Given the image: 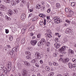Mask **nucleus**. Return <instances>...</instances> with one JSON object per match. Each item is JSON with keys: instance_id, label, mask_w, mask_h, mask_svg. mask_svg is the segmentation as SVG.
<instances>
[{"instance_id": "obj_1", "label": "nucleus", "mask_w": 76, "mask_h": 76, "mask_svg": "<svg viewBox=\"0 0 76 76\" xmlns=\"http://www.w3.org/2000/svg\"><path fill=\"white\" fill-rule=\"evenodd\" d=\"M19 49V45H18L15 48H14L10 52V54L11 55L12 57H14L15 56V51L17 52V50Z\"/></svg>"}, {"instance_id": "obj_2", "label": "nucleus", "mask_w": 76, "mask_h": 76, "mask_svg": "<svg viewBox=\"0 0 76 76\" xmlns=\"http://www.w3.org/2000/svg\"><path fill=\"white\" fill-rule=\"evenodd\" d=\"M53 20L54 21L55 23H60L61 22L60 19L57 18L56 17L54 18Z\"/></svg>"}, {"instance_id": "obj_3", "label": "nucleus", "mask_w": 76, "mask_h": 76, "mask_svg": "<svg viewBox=\"0 0 76 76\" xmlns=\"http://www.w3.org/2000/svg\"><path fill=\"white\" fill-rule=\"evenodd\" d=\"M35 55H36L37 56V58L38 59H41V58L42 57V54L41 53H39L38 52H36Z\"/></svg>"}, {"instance_id": "obj_4", "label": "nucleus", "mask_w": 76, "mask_h": 76, "mask_svg": "<svg viewBox=\"0 0 76 76\" xmlns=\"http://www.w3.org/2000/svg\"><path fill=\"white\" fill-rule=\"evenodd\" d=\"M12 63H11L10 62H8V66L7 67L8 68V72L9 71H10L11 70V69H12Z\"/></svg>"}, {"instance_id": "obj_5", "label": "nucleus", "mask_w": 76, "mask_h": 76, "mask_svg": "<svg viewBox=\"0 0 76 76\" xmlns=\"http://www.w3.org/2000/svg\"><path fill=\"white\" fill-rule=\"evenodd\" d=\"M65 47L64 46H63L61 48H60V50L61 51V54H65L66 52H65Z\"/></svg>"}, {"instance_id": "obj_6", "label": "nucleus", "mask_w": 76, "mask_h": 76, "mask_svg": "<svg viewBox=\"0 0 76 76\" xmlns=\"http://www.w3.org/2000/svg\"><path fill=\"white\" fill-rule=\"evenodd\" d=\"M27 73H28V72H27V71L26 70L23 69L22 70V76H26Z\"/></svg>"}, {"instance_id": "obj_7", "label": "nucleus", "mask_w": 76, "mask_h": 76, "mask_svg": "<svg viewBox=\"0 0 76 76\" xmlns=\"http://www.w3.org/2000/svg\"><path fill=\"white\" fill-rule=\"evenodd\" d=\"M69 15L68 16V17L70 18L71 17L72 15H73V11L72 10H71L70 9L69 10Z\"/></svg>"}, {"instance_id": "obj_8", "label": "nucleus", "mask_w": 76, "mask_h": 76, "mask_svg": "<svg viewBox=\"0 0 76 76\" xmlns=\"http://www.w3.org/2000/svg\"><path fill=\"white\" fill-rule=\"evenodd\" d=\"M54 46L56 48H58L60 47V44L59 43L56 42L54 43Z\"/></svg>"}, {"instance_id": "obj_9", "label": "nucleus", "mask_w": 76, "mask_h": 76, "mask_svg": "<svg viewBox=\"0 0 76 76\" xmlns=\"http://www.w3.org/2000/svg\"><path fill=\"white\" fill-rule=\"evenodd\" d=\"M37 42V40H32L31 42V44L32 45H35Z\"/></svg>"}, {"instance_id": "obj_10", "label": "nucleus", "mask_w": 76, "mask_h": 76, "mask_svg": "<svg viewBox=\"0 0 76 76\" xmlns=\"http://www.w3.org/2000/svg\"><path fill=\"white\" fill-rule=\"evenodd\" d=\"M25 18H26V16L25 15V14L24 13H23L22 14L21 16V19L22 20H24L25 19Z\"/></svg>"}, {"instance_id": "obj_11", "label": "nucleus", "mask_w": 76, "mask_h": 76, "mask_svg": "<svg viewBox=\"0 0 76 76\" xmlns=\"http://www.w3.org/2000/svg\"><path fill=\"white\" fill-rule=\"evenodd\" d=\"M43 24H44V25H45L46 24V19H44V22H43L42 21H40V25H42Z\"/></svg>"}, {"instance_id": "obj_12", "label": "nucleus", "mask_w": 76, "mask_h": 76, "mask_svg": "<svg viewBox=\"0 0 76 76\" xmlns=\"http://www.w3.org/2000/svg\"><path fill=\"white\" fill-rule=\"evenodd\" d=\"M48 34H47L46 35V37L47 38H51V37H52V36L50 34V32L49 31H48Z\"/></svg>"}, {"instance_id": "obj_13", "label": "nucleus", "mask_w": 76, "mask_h": 76, "mask_svg": "<svg viewBox=\"0 0 76 76\" xmlns=\"http://www.w3.org/2000/svg\"><path fill=\"white\" fill-rule=\"evenodd\" d=\"M24 64L26 66H30V63L29 62H27V61H24Z\"/></svg>"}, {"instance_id": "obj_14", "label": "nucleus", "mask_w": 76, "mask_h": 76, "mask_svg": "<svg viewBox=\"0 0 76 76\" xmlns=\"http://www.w3.org/2000/svg\"><path fill=\"white\" fill-rule=\"evenodd\" d=\"M71 32V30L68 28L66 29L65 32L66 34H70Z\"/></svg>"}, {"instance_id": "obj_15", "label": "nucleus", "mask_w": 76, "mask_h": 76, "mask_svg": "<svg viewBox=\"0 0 76 76\" xmlns=\"http://www.w3.org/2000/svg\"><path fill=\"white\" fill-rule=\"evenodd\" d=\"M68 66L69 67V68L72 69V68H73V65H72V64L71 63H69L68 64Z\"/></svg>"}, {"instance_id": "obj_16", "label": "nucleus", "mask_w": 76, "mask_h": 76, "mask_svg": "<svg viewBox=\"0 0 76 76\" xmlns=\"http://www.w3.org/2000/svg\"><path fill=\"white\" fill-rule=\"evenodd\" d=\"M40 41L43 44H45V43L46 42V41L44 38H42L41 40H40Z\"/></svg>"}, {"instance_id": "obj_17", "label": "nucleus", "mask_w": 76, "mask_h": 76, "mask_svg": "<svg viewBox=\"0 0 76 76\" xmlns=\"http://www.w3.org/2000/svg\"><path fill=\"white\" fill-rule=\"evenodd\" d=\"M8 15H13V12L12 10H10L8 12Z\"/></svg>"}, {"instance_id": "obj_18", "label": "nucleus", "mask_w": 76, "mask_h": 76, "mask_svg": "<svg viewBox=\"0 0 76 76\" xmlns=\"http://www.w3.org/2000/svg\"><path fill=\"white\" fill-rule=\"evenodd\" d=\"M37 58H35L34 59H33L31 61V63H35L36 62H37Z\"/></svg>"}, {"instance_id": "obj_19", "label": "nucleus", "mask_w": 76, "mask_h": 76, "mask_svg": "<svg viewBox=\"0 0 76 76\" xmlns=\"http://www.w3.org/2000/svg\"><path fill=\"white\" fill-rule=\"evenodd\" d=\"M26 55H27V56H31V52H29L28 51H26L25 52Z\"/></svg>"}, {"instance_id": "obj_20", "label": "nucleus", "mask_w": 76, "mask_h": 76, "mask_svg": "<svg viewBox=\"0 0 76 76\" xmlns=\"http://www.w3.org/2000/svg\"><path fill=\"white\" fill-rule=\"evenodd\" d=\"M68 52H69V53H71L72 54H74V51L71 49H69L68 50Z\"/></svg>"}, {"instance_id": "obj_21", "label": "nucleus", "mask_w": 76, "mask_h": 76, "mask_svg": "<svg viewBox=\"0 0 76 76\" xmlns=\"http://www.w3.org/2000/svg\"><path fill=\"white\" fill-rule=\"evenodd\" d=\"M26 26L24 27L21 31L22 32L23 31L24 33L25 32V31H26Z\"/></svg>"}, {"instance_id": "obj_22", "label": "nucleus", "mask_w": 76, "mask_h": 76, "mask_svg": "<svg viewBox=\"0 0 76 76\" xmlns=\"http://www.w3.org/2000/svg\"><path fill=\"white\" fill-rule=\"evenodd\" d=\"M11 4L13 6H15L16 5V3H15V2L14 1H11Z\"/></svg>"}, {"instance_id": "obj_23", "label": "nucleus", "mask_w": 76, "mask_h": 76, "mask_svg": "<svg viewBox=\"0 0 76 76\" xmlns=\"http://www.w3.org/2000/svg\"><path fill=\"white\" fill-rule=\"evenodd\" d=\"M8 68H7H7H4V69H3V70L4 71V73H7V71H8Z\"/></svg>"}, {"instance_id": "obj_24", "label": "nucleus", "mask_w": 76, "mask_h": 76, "mask_svg": "<svg viewBox=\"0 0 76 76\" xmlns=\"http://www.w3.org/2000/svg\"><path fill=\"white\" fill-rule=\"evenodd\" d=\"M53 64L54 66H58V64L55 62H53Z\"/></svg>"}, {"instance_id": "obj_25", "label": "nucleus", "mask_w": 76, "mask_h": 76, "mask_svg": "<svg viewBox=\"0 0 76 76\" xmlns=\"http://www.w3.org/2000/svg\"><path fill=\"white\" fill-rule=\"evenodd\" d=\"M42 44V43L41 42V41L40 42H39L37 43V45L38 46H41V45Z\"/></svg>"}, {"instance_id": "obj_26", "label": "nucleus", "mask_w": 76, "mask_h": 76, "mask_svg": "<svg viewBox=\"0 0 76 76\" xmlns=\"http://www.w3.org/2000/svg\"><path fill=\"white\" fill-rule=\"evenodd\" d=\"M36 8L37 9H39L40 8H41V6L39 5H37L36 6Z\"/></svg>"}, {"instance_id": "obj_27", "label": "nucleus", "mask_w": 76, "mask_h": 76, "mask_svg": "<svg viewBox=\"0 0 76 76\" xmlns=\"http://www.w3.org/2000/svg\"><path fill=\"white\" fill-rule=\"evenodd\" d=\"M71 6H72V7H74V6H75V3L73 2H72L71 4Z\"/></svg>"}, {"instance_id": "obj_28", "label": "nucleus", "mask_w": 76, "mask_h": 76, "mask_svg": "<svg viewBox=\"0 0 76 76\" xmlns=\"http://www.w3.org/2000/svg\"><path fill=\"white\" fill-rule=\"evenodd\" d=\"M0 8H1V9L2 10H4V9H5V7H4L3 6V5H1Z\"/></svg>"}, {"instance_id": "obj_29", "label": "nucleus", "mask_w": 76, "mask_h": 76, "mask_svg": "<svg viewBox=\"0 0 76 76\" xmlns=\"http://www.w3.org/2000/svg\"><path fill=\"white\" fill-rule=\"evenodd\" d=\"M45 69L46 71H49L50 70V67L49 66H46Z\"/></svg>"}, {"instance_id": "obj_30", "label": "nucleus", "mask_w": 76, "mask_h": 76, "mask_svg": "<svg viewBox=\"0 0 76 76\" xmlns=\"http://www.w3.org/2000/svg\"><path fill=\"white\" fill-rule=\"evenodd\" d=\"M27 49L28 50H32V48L31 47H28L27 48Z\"/></svg>"}, {"instance_id": "obj_31", "label": "nucleus", "mask_w": 76, "mask_h": 76, "mask_svg": "<svg viewBox=\"0 0 76 76\" xmlns=\"http://www.w3.org/2000/svg\"><path fill=\"white\" fill-rule=\"evenodd\" d=\"M53 75H54V72H51L49 74V76H53Z\"/></svg>"}, {"instance_id": "obj_32", "label": "nucleus", "mask_w": 76, "mask_h": 76, "mask_svg": "<svg viewBox=\"0 0 76 76\" xmlns=\"http://www.w3.org/2000/svg\"><path fill=\"white\" fill-rule=\"evenodd\" d=\"M5 2L7 3H10V0H5Z\"/></svg>"}, {"instance_id": "obj_33", "label": "nucleus", "mask_w": 76, "mask_h": 76, "mask_svg": "<svg viewBox=\"0 0 76 76\" xmlns=\"http://www.w3.org/2000/svg\"><path fill=\"white\" fill-rule=\"evenodd\" d=\"M62 61L63 63H64V64H66V60L65 59H62Z\"/></svg>"}, {"instance_id": "obj_34", "label": "nucleus", "mask_w": 76, "mask_h": 76, "mask_svg": "<svg viewBox=\"0 0 76 76\" xmlns=\"http://www.w3.org/2000/svg\"><path fill=\"white\" fill-rule=\"evenodd\" d=\"M9 38L10 39V41H12V40H13V37H12V36H10L9 37Z\"/></svg>"}, {"instance_id": "obj_35", "label": "nucleus", "mask_w": 76, "mask_h": 76, "mask_svg": "<svg viewBox=\"0 0 76 76\" xmlns=\"http://www.w3.org/2000/svg\"><path fill=\"white\" fill-rule=\"evenodd\" d=\"M41 34H38L37 35V38H41Z\"/></svg>"}, {"instance_id": "obj_36", "label": "nucleus", "mask_w": 76, "mask_h": 76, "mask_svg": "<svg viewBox=\"0 0 76 76\" xmlns=\"http://www.w3.org/2000/svg\"><path fill=\"white\" fill-rule=\"evenodd\" d=\"M25 38L23 39L22 40H21V44H23V43L25 42Z\"/></svg>"}, {"instance_id": "obj_37", "label": "nucleus", "mask_w": 76, "mask_h": 76, "mask_svg": "<svg viewBox=\"0 0 76 76\" xmlns=\"http://www.w3.org/2000/svg\"><path fill=\"white\" fill-rule=\"evenodd\" d=\"M65 59V60L66 63H68V61H69V58H66Z\"/></svg>"}, {"instance_id": "obj_38", "label": "nucleus", "mask_w": 76, "mask_h": 76, "mask_svg": "<svg viewBox=\"0 0 76 76\" xmlns=\"http://www.w3.org/2000/svg\"><path fill=\"white\" fill-rule=\"evenodd\" d=\"M26 58H27V59H30L31 56H27Z\"/></svg>"}, {"instance_id": "obj_39", "label": "nucleus", "mask_w": 76, "mask_h": 76, "mask_svg": "<svg viewBox=\"0 0 76 76\" xmlns=\"http://www.w3.org/2000/svg\"><path fill=\"white\" fill-rule=\"evenodd\" d=\"M64 76H69V73H66L64 74Z\"/></svg>"}, {"instance_id": "obj_40", "label": "nucleus", "mask_w": 76, "mask_h": 76, "mask_svg": "<svg viewBox=\"0 0 76 76\" xmlns=\"http://www.w3.org/2000/svg\"><path fill=\"white\" fill-rule=\"evenodd\" d=\"M50 42H51V40H50V39H49L48 41V44L50 45Z\"/></svg>"}, {"instance_id": "obj_41", "label": "nucleus", "mask_w": 76, "mask_h": 76, "mask_svg": "<svg viewBox=\"0 0 76 76\" xmlns=\"http://www.w3.org/2000/svg\"><path fill=\"white\" fill-rule=\"evenodd\" d=\"M5 32L6 34H8L9 32V30L7 29H5Z\"/></svg>"}, {"instance_id": "obj_42", "label": "nucleus", "mask_w": 76, "mask_h": 76, "mask_svg": "<svg viewBox=\"0 0 76 76\" xmlns=\"http://www.w3.org/2000/svg\"><path fill=\"white\" fill-rule=\"evenodd\" d=\"M72 60L73 62H74V63H76V59L75 58H73L72 59Z\"/></svg>"}, {"instance_id": "obj_43", "label": "nucleus", "mask_w": 76, "mask_h": 76, "mask_svg": "<svg viewBox=\"0 0 76 76\" xmlns=\"http://www.w3.org/2000/svg\"><path fill=\"white\" fill-rule=\"evenodd\" d=\"M56 7H60V4L58 3H57Z\"/></svg>"}, {"instance_id": "obj_44", "label": "nucleus", "mask_w": 76, "mask_h": 76, "mask_svg": "<svg viewBox=\"0 0 76 76\" xmlns=\"http://www.w3.org/2000/svg\"><path fill=\"white\" fill-rule=\"evenodd\" d=\"M13 12L15 14H17V11H16L15 10H13Z\"/></svg>"}, {"instance_id": "obj_45", "label": "nucleus", "mask_w": 76, "mask_h": 76, "mask_svg": "<svg viewBox=\"0 0 76 76\" xmlns=\"http://www.w3.org/2000/svg\"><path fill=\"white\" fill-rule=\"evenodd\" d=\"M76 67V64H73L72 65V68H75Z\"/></svg>"}, {"instance_id": "obj_46", "label": "nucleus", "mask_w": 76, "mask_h": 76, "mask_svg": "<svg viewBox=\"0 0 76 76\" xmlns=\"http://www.w3.org/2000/svg\"><path fill=\"white\" fill-rule=\"evenodd\" d=\"M47 21L48 22H51V19H49L47 20Z\"/></svg>"}, {"instance_id": "obj_47", "label": "nucleus", "mask_w": 76, "mask_h": 76, "mask_svg": "<svg viewBox=\"0 0 76 76\" xmlns=\"http://www.w3.org/2000/svg\"><path fill=\"white\" fill-rule=\"evenodd\" d=\"M39 16L40 17H41L42 18H44V16H42V14H40V15H39Z\"/></svg>"}, {"instance_id": "obj_48", "label": "nucleus", "mask_w": 76, "mask_h": 76, "mask_svg": "<svg viewBox=\"0 0 76 76\" xmlns=\"http://www.w3.org/2000/svg\"><path fill=\"white\" fill-rule=\"evenodd\" d=\"M65 22H67L68 23H70V21L68 20H66Z\"/></svg>"}, {"instance_id": "obj_49", "label": "nucleus", "mask_w": 76, "mask_h": 76, "mask_svg": "<svg viewBox=\"0 0 76 76\" xmlns=\"http://www.w3.org/2000/svg\"><path fill=\"white\" fill-rule=\"evenodd\" d=\"M55 41L56 42H58V39L57 38H56L55 39Z\"/></svg>"}, {"instance_id": "obj_50", "label": "nucleus", "mask_w": 76, "mask_h": 76, "mask_svg": "<svg viewBox=\"0 0 76 76\" xmlns=\"http://www.w3.org/2000/svg\"><path fill=\"white\" fill-rule=\"evenodd\" d=\"M15 2L17 4L19 3V0H15Z\"/></svg>"}, {"instance_id": "obj_51", "label": "nucleus", "mask_w": 76, "mask_h": 76, "mask_svg": "<svg viewBox=\"0 0 76 76\" xmlns=\"http://www.w3.org/2000/svg\"><path fill=\"white\" fill-rule=\"evenodd\" d=\"M51 11V10L50 9H49L47 10V13H50Z\"/></svg>"}, {"instance_id": "obj_52", "label": "nucleus", "mask_w": 76, "mask_h": 76, "mask_svg": "<svg viewBox=\"0 0 76 76\" xmlns=\"http://www.w3.org/2000/svg\"><path fill=\"white\" fill-rule=\"evenodd\" d=\"M65 11L66 12H69V10L67 8H66L65 9Z\"/></svg>"}, {"instance_id": "obj_53", "label": "nucleus", "mask_w": 76, "mask_h": 76, "mask_svg": "<svg viewBox=\"0 0 76 76\" xmlns=\"http://www.w3.org/2000/svg\"><path fill=\"white\" fill-rule=\"evenodd\" d=\"M35 66H37V67H39V64H38L37 63L35 64Z\"/></svg>"}, {"instance_id": "obj_54", "label": "nucleus", "mask_w": 76, "mask_h": 76, "mask_svg": "<svg viewBox=\"0 0 76 76\" xmlns=\"http://www.w3.org/2000/svg\"><path fill=\"white\" fill-rule=\"evenodd\" d=\"M49 65L50 66H52V65H53L52 63L50 62L49 63Z\"/></svg>"}, {"instance_id": "obj_55", "label": "nucleus", "mask_w": 76, "mask_h": 76, "mask_svg": "<svg viewBox=\"0 0 76 76\" xmlns=\"http://www.w3.org/2000/svg\"><path fill=\"white\" fill-rule=\"evenodd\" d=\"M2 65H0V70H1L2 69L3 67H2Z\"/></svg>"}, {"instance_id": "obj_56", "label": "nucleus", "mask_w": 76, "mask_h": 76, "mask_svg": "<svg viewBox=\"0 0 76 76\" xmlns=\"http://www.w3.org/2000/svg\"><path fill=\"white\" fill-rule=\"evenodd\" d=\"M33 19H34V21H36L37 20V17H35V18H34Z\"/></svg>"}, {"instance_id": "obj_57", "label": "nucleus", "mask_w": 76, "mask_h": 76, "mask_svg": "<svg viewBox=\"0 0 76 76\" xmlns=\"http://www.w3.org/2000/svg\"><path fill=\"white\" fill-rule=\"evenodd\" d=\"M40 64H42V63H43V61H42V60H40Z\"/></svg>"}, {"instance_id": "obj_58", "label": "nucleus", "mask_w": 76, "mask_h": 76, "mask_svg": "<svg viewBox=\"0 0 76 76\" xmlns=\"http://www.w3.org/2000/svg\"><path fill=\"white\" fill-rule=\"evenodd\" d=\"M30 35L31 36V37H32V36H33V35H34V34H33V33H30Z\"/></svg>"}, {"instance_id": "obj_59", "label": "nucleus", "mask_w": 76, "mask_h": 76, "mask_svg": "<svg viewBox=\"0 0 76 76\" xmlns=\"http://www.w3.org/2000/svg\"><path fill=\"white\" fill-rule=\"evenodd\" d=\"M21 2L22 3H25V1L24 0H21Z\"/></svg>"}, {"instance_id": "obj_60", "label": "nucleus", "mask_w": 76, "mask_h": 76, "mask_svg": "<svg viewBox=\"0 0 76 76\" xmlns=\"http://www.w3.org/2000/svg\"><path fill=\"white\" fill-rule=\"evenodd\" d=\"M37 76H42V75H40V73H39L37 74Z\"/></svg>"}, {"instance_id": "obj_61", "label": "nucleus", "mask_w": 76, "mask_h": 76, "mask_svg": "<svg viewBox=\"0 0 76 76\" xmlns=\"http://www.w3.org/2000/svg\"><path fill=\"white\" fill-rule=\"evenodd\" d=\"M53 55H54V57H56L57 56V54L56 53H54L53 54Z\"/></svg>"}, {"instance_id": "obj_62", "label": "nucleus", "mask_w": 76, "mask_h": 76, "mask_svg": "<svg viewBox=\"0 0 76 76\" xmlns=\"http://www.w3.org/2000/svg\"><path fill=\"white\" fill-rule=\"evenodd\" d=\"M32 13H31V14H29L28 18H29V17H31V16H32Z\"/></svg>"}, {"instance_id": "obj_63", "label": "nucleus", "mask_w": 76, "mask_h": 76, "mask_svg": "<svg viewBox=\"0 0 76 76\" xmlns=\"http://www.w3.org/2000/svg\"><path fill=\"white\" fill-rule=\"evenodd\" d=\"M15 67H13L12 69V71H14V70H15Z\"/></svg>"}, {"instance_id": "obj_64", "label": "nucleus", "mask_w": 76, "mask_h": 76, "mask_svg": "<svg viewBox=\"0 0 76 76\" xmlns=\"http://www.w3.org/2000/svg\"><path fill=\"white\" fill-rule=\"evenodd\" d=\"M47 20H48V19H50V17L48 16H47Z\"/></svg>"}]
</instances>
